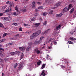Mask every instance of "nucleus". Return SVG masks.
I'll return each mask as SVG.
<instances>
[{"label":"nucleus","instance_id":"obj_1","mask_svg":"<svg viewBox=\"0 0 76 76\" xmlns=\"http://www.w3.org/2000/svg\"><path fill=\"white\" fill-rule=\"evenodd\" d=\"M23 65L22 63V62H20V63L19 66L18 68V70H21V69L23 68Z\"/></svg>","mask_w":76,"mask_h":76},{"label":"nucleus","instance_id":"obj_2","mask_svg":"<svg viewBox=\"0 0 76 76\" xmlns=\"http://www.w3.org/2000/svg\"><path fill=\"white\" fill-rule=\"evenodd\" d=\"M37 36H36V33H34L30 37V39H34L35 38H36Z\"/></svg>","mask_w":76,"mask_h":76},{"label":"nucleus","instance_id":"obj_3","mask_svg":"<svg viewBox=\"0 0 76 76\" xmlns=\"http://www.w3.org/2000/svg\"><path fill=\"white\" fill-rule=\"evenodd\" d=\"M4 13H6V12H12V8L11 7H10L9 8L8 10H4Z\"/></svg>","mask_w":76,"mask_h":76},{"label":"nucleus","instance_id":"obj_4","mask_svg":"<svg viewBox=\"0 0 76 76\" xmlns=\"http://www.w3.org/2000/svg\"><path fill=\"white\" fill-rule=\"evenodd\" d=\"M20 53L19 52H10V54H11V55H15V54H18L19 55Z\"/></svg>","mask_w":76,"mask_h":76},{"label":"nucleus","instance_id":"obj_5","mask_svg":"<svg viewBox=\"0 0 76 76\" xmlns=\"http://www.w3.org/2000/svg\"><path fill=\"white\" fill-rule=\"evenodd\" d=\"M74 34H76V30L75 29H73L70 33V35H73Z\"/></svg>","mask_w":76,"mask_h":76},{"label":"nucleus","instance_id":"obj_6","mask_svg":"<svg viewBox=\"0 0 76 76\" xmlns=\"http://www.w3.org/2000/svg\"><path fill=\"white\" fill-rule=\"evenodd\" d=\"M41 40H39L38 41H37L34 42V44H35V45H37V44H38L40 43H41Z\"/></svg>","mask_w":76,"mask_h":76},{"label":"nucleus","instance_id":"obj_7","mask_svg":"<svg viewBox=\"0 0 76 76\" xmlns=\"http://www.w3.org/2000/svg\"><path fill=\"white\" fill-rule=\"evenodd\" d=\"M40 33H41V30H38L36 33V37H37L38 35H39Z\"/></svg>","mask_w":76,"mask_h":76},{"label":"nucleus","instance_id":"obj_8","mask_svg":"<svg viewBox=\"0 0 76 76\" xmlns=\"http://www.w3.org/2000/svg\"><path fill=\"white\" fill-rule=\"evenodd\" d=\"M61 27V24L59 25L58 26L56 27V31H58L59 29V28H60Z\"/></svg>","mask_w":76,"mask_h":76},{"label":"nucleus","instance_id":"obj_9","mask_svg":"<svg viewBox=\"0 0 76 76\" xmlns=\"http://www.w3.org/2000/svg\"><path fill=\"white\" fill-rule=\"evenodd\" d=\"M39 25H40V23H36L33 25V27H36V26H39Z\"/></svg>","mask_w":76,"mask_h":76},{"label":"nucleus","instance_id":"obj_10","mask_svg":"<svg viewBox=\"0 0 76 76\" xmlns=\"http://www.w3.org/2000/svg\"><path fill=\"white\" fill-rule=\"evenodd\" d=\"M34 53H37V54H39V53H40V52H41V51L40 50H38V49H36L34 50Z\"/></svg>","mask_w":76,"mask_h":76},{"label":"nucleus","instance_id":"obj_11","mask_svg":"<svg viewBox=\"0 0 76 76\" xmlns=\"http://www.w3.org/2000/svg\"><path fill=\"white\" fill-rule=\"evenodd\" d=\"M11 19V17H6L5 20L6 21H9Z\"/></svg>","mask_w":76,"mask_h":76},{"label":"nucleus","instance_id":"obj_12","mask_svg":"<svg viewBox=\"0 0 76 76\" xmlns=\"http://www.w3.org/2000/svg\"><path fill=\"white\" fill-rule=\"evenodd\" d=\"M31 48V45H29L28 47L26 49V51H28L29 50H30V48Z\"/></svg>","mask_w":76,"mask_h":76},{"label":"nucleus","instance_id":"obj_13","mask_svg":"<svg viewBox=\"0 0 76 76\" xmlns=\"http://www.w3.org/2000/svg\"><path fill=\"white\" fill-rule=\"evenodd\" d=\"M48 12L49 14H52V13H53V10H49Z\"/></svg>","mask_w":76,"mask_h":76},{"label":"nucleus","instance_id":"obj_14","mask_svg":"<svg viewBox=\"0 0 76 76\" xmlns=\"http://www.w3.org/2000/svg\"><path fill=\"white\" fill-rule=\"evenodd\" d=\"M69 39L70 40H71V41H73L76 40V38H75L73 37H70L69 38Z\"/></svg>","mask_w":76,"mask_h":76},{"label":"nucleus","instance_id":"obj_15","mask_svg":"<svg viewBox=\"0 0 76 76\" xmlns=\"http://www.w3.org/2000/svg\"><path fill=\"white\" fill-rule=\"evenodd\" d=\"M53 40V39L52 38H50L49 39H48L47 40V43H48L49 42Z\"/></svg>","mask_w":76,"mask_h":76},{"label":"nucleus","instance_id":"obj_16","mask_svg":"<svg viewBox=\"0 0 76 76\" xmlns=\"http://www.w3.org/2000/svg\"><path fill=\"white\" fill-rule=\"evenodd\" d=\"M68 10V8L67 7H66L64 8L63 10V11L64 12H66Z\"/></svg>","mask_w":76,"mask_h":76},{"label":"nucleus","instance_id":"obj_17","mask_svg":"<svg viewBox=\"0 0 76 76\" xmlns=\"http://www.w3.org/2000/svg\"><path fill=\"white\" fill-rule=\"evenodd\" d=\"M44 72H45V70H43L40 76H41L42 75L43 76H45V74L44 73Z\"/></svg>","mask_w":76,"mask_h":76},{"label":"nucleus","instance_id":"obj_18","mask_svg":"<svg viewBox=\"0 0 76 76\" xmlns=\"http://www.w3.org/2000/svg\"><path fill=\"white\" fill-rule=\"evenodd\" d=\"M68 10L70 9H71V8H72L73 7V6H72V4H70L68 5Z\"/></svg>","mask_w":76,"mask_h":76},{"label":"nucleus","instance_id":"obj_19","mask_svg":"<svg viewBox=\"0 0 76 76\" xmlns=\"http://www.w3.org/2000/svg\"><path fill=\"white\" fill-rule=\"evenodd\" d=\"M42 63V61L40 60H39V61L37 62V65H38V66H40L41 65V63Z\"/></svg>","mask_w":76,"mask_h":76},{"label":"nucleus","instance_id":"obj_20","mask_svg":"<svg viewBox=\"0 0 76 76\" xmlns=\"http://www.w3.org/2000/svg\"><path fill=\"white\" fill-rule=\"evenodd\" d=\"M19 49L21 50V51H23V50H25V48L24 47H21L19 48Z\"/></svg>","mask_w":76,"mask_h":76},{"label":"nucleus","instance_id":"obj_21","mask_svg":"<svg viewBox=\"0 0 76 76\" xmlns=\"http://www.w3.org/2000/svg\"><path fill=\"white\" fill-rule=\"evenodd\" d=\"M35 2H33L32 4V8H34L35 7Z\"/></svg>","mask_w":76,"mask_h":76},{"label":"nucleus","instance_id":"obj_22","mask_svg":"<svg viewBox=\"0 0 76 76\" xmlns=\"http://www.w3.org/2000/svg\"><path fill=\"white\" fill-rule=\"evenodd\" d=\"M21 11L22 12H26V9L25 8L22 9L21 10Z\"/></svg>","mask_w":76,"mask_h":76},{"label":"nucleus","instance_id":"obj_23","mask_svg":"<svg viewBox=\"0 0 76 76\" xmlns=\"http://www.w3.org/2000/svg\"><path fill=\"white\" fill-rule=\"evenodd\" d=\"M18 64H19V63H17L15 64L14 65V68H16V67H17V66L18 65Z\"/></svg>","mask_w":76,"mask_h":76},{"label":"nucleus","instance_id":"obj_24","mask_svg":"<svg viewBox=\"0 0 76 76\" xmlns=\"http://www.w3.org/2000/svg\"><path fill=\"white\" fill-rule=\"evenodd\" d=\"M62 15H63V14L61 13L60 14L56 15V17H61Z\"/></svg>","mask_w":76,"mask_h":76},{"label":"nucleus","instance_id":"obj_25","mask_svg":"<svg viewBox=\"0 0 76 76\" xmlns=\"http://www.w3.org/2000/svg\"><path fill=\"white\" fill-rule=\"evenodd\" d=\"M11 13L13 15H15V16H17V15H18V13L16 12H12Z\"/></svg>","mask_w":76,"mask_h":76},{"label":"nucleus","instance_id":"obj_26","mask_svg":"<svg viewBox=\"0 0 76 76\" xmlns=\"http://www.w3.org/2000/svg\"><path fill=\"white\" fill-rule=\"evenodd\" d=\"M45 66H46L45 64H43L41 67L42 69H43L45 68Z\"/></svg>","mask_w":76,"mask_h":76},{"label":"nucleus","instance_id":"obj_27","mask_svg":"<svg viewBox=\"0 0 76 76\" xmlns=\"http://www.w3.org/2000/svg\"><path fill=\"white\" fill-rule=\"evenodd\" d=\"M24 56V54L23 53H22V54L20 56V60H22L23 58V57Z\"/></svg>","mask_w":76,"mask_h":76},{"label":"nucleus","instance_id":"obj_28","mask_svg":"<svg viewBox=\"0 0 76 76\" xmlns=\"http://www.w3.org/2000/svg\"><path fill=\"white\" fill-rule=\"evenodd\" d=\"M5 41H6V39H3L1 40H0V43H1V42H4Z\"/></svg>","mask_w":76,"mask_h":76},{"label":"nucleus","instance_id":"obj_29","mask_svg":"<svg viewBox=\"0 0 76 76\" xmlns=\"http://www.w3.org/2000/svg\"><path fill=\"white\" fill-rule=\"evenodd\" d=\"M58 4H56L55 5V7H53V9H56V7H58Z\"/></svg>","mask_w":76,"mask_h":76},{"label":"nucleus","instance_id":"obj_30","mask_svg":"<svg viewBox=\"0 0 76 76\" xmlns=\"http://www.w3.org/2000/svg\"><path fill=\"white\" fill-rule=\"evenodd\" d=\"M74 10H75L74 9V8H72L71 10V11H70V13L71 14L72 13H73V12H74Z\"/></svg>","mask_w":76,"mask_h":76},{"label":"nucleus","instance_id":"obj_31","mask_svg":"<svg viewBox=\"0 0 76 76\" xmlns=\"http://www.w3.org/2000/svg\"><path fill=\"white\" fill-rule=\"evenodd\" d=\"M50 30V29H48L47 30L45 31L43 33V34H45L47 33L48 31H49V30Z\"/></svg>","mask_w":76,"mask_h":76},{"label":"nucleus","instance_id":"obj_32","mask_svg":"<svg viewBox=\"0 0 76 76\" xmlns=\"http://www.w3.org/2000/svg\"><path fill=\"white\" fill-rule=\"evenodd\" d=\"M7 35H8V34H7V33H5L3 34V37H6V36Z\"/></svg>","mask_w":76,"mask_h":76},{"label":"nucleus","instance_id":"obj_33","mask_svg":"<svg viewBox=\"0 0 76 76\" xmlns=\"http://www.w3.org/2000/svg\"><path fill=\"white\" fill-rule=\"evenodd\" d=\"M24 26H30V25H28V24H26L25 23H24Z\"/></svg>","mask_w":76,"mask_h":76},{"label":"nucleus","instance_id":"obj_34","mask_svg":"<svg viewBox=\"0 0 76 76\" xmlns=\"http://www.w3.org/2000/svg\"><path fill=\"white\" fill-rule=\"evenodd\" d=\"M12 25H15V26H16L17 25H19V23H13L12 24Z\"/></svg>","mask_w":76,"mask_h":76},{"label":"nucleus","instance_id":"obj_35","mask_svg":"<svg viewBox=\"0 0 76 76\" xmlns=\"http://www.w3.org/2000/svg\"><path fill=\"white\" fill-rule=\"evenodd\" d=\"M36 19V18H35L34 17L31 19V20L32 21H34V20H35Z\"/></svg>","mask_w":76,"mask_h":76},{"label":"nucleus","instance_id":"obj_36","mask_svg":"<svg viewBox=\"0 0 76 76\" xmlns=\"http://www.w3.org/2000/svg\"><path fill=\"white\" fill-rule=\"evenodd\" d=\"M26 32L27 33V34H31V33L32 32V31H26Z\"/></svg>","mask_w":76,"mask_h":76},{"label":"nucleus","instance_id":"obj_37","mask_svg":"<svg viewBox=\"0 0 76 76\" xmlns=\"http://www.w3.org/2000/svg\"><path fill=\"white\" fill-rule=\"evenodd\" d=\"M68 43L69 44H73V42H71V41H68Z\"/></svg>","mask_w":76,"mask_h":76},{"label":"nucleus","instance_id":"obj_38","mask_svg":"<svg viewBox=\"0 0 76 76\" xmlns=\"http://www.w3.org/2000/svg\"><path fill=\"white\" fill-rule=\"evenodd\" d=\"M7 7V5H5V6H4L2 7V9H6V7Z\"/></svg>","mask_w":76,"mask_h":76},{"label":"nucleus","instance_id":"obj_39","mask_svg":"<svg viewBox=\"0 0 76 76\" xmlns=\"http://www.w3.org/2000/svg\"><path fill=\"white\" fill-rule=\"evenodd\" d=\"M0 27H1L2 28H4V26H3V24L0 23Z\"/></svg>","mask_w":76,"mask_h":76},{"label":"nucleus","instance_id":"obj_40","mask_svg":"<svg viewBox=\"0 0 76 76\" xmlns=\"http://www.w3.org/2000/svg\"><path fill=\"white\" fill-rule=\"evenodd\" d=\"M53 42L54 44H55V45H56V44H57V41H56V40L53 41Z\"/></svg>","mask_w":76,"mask_h":76},{"label":"nucleus","instance_id":"obj_41","mask_svg":"<svg viewBox=\"0 0 76 76\" xmlns=\"http://www.w3.org/2000/svg\"><path fill=\"white\" fill-rule=\"evenodd\" d=\"M6 3L7 4H10V3H11V2H10L9 1H8Z\"/></svg>","mask_w":76,"mask_h":76},{"label":"nucleus","instance_id":"obj_42","mask_svg":"<svg viewBox=\"0 0 76 76\" xmlns=\"http://www.w3.org/2000/svg\"><path fill=\"white\" fill-rule=\"evenodd\" d=\"M1 19L2 20H6V17H2L1 18Z\"/></svg>","mask_w":76,"mask_h":76},{"label":"nucleus","instance_id":"obj_43","mask_svg":"<svg viewBox=\"0 0 76 76\" xmlns=\"http://www.w3.org/2000/svg\"><path fill=\"white\" fill-rule=\"evenodd\" d=\"M38 9H42V7H38Z\"/></svg>","mask_w":76,"mask_h":76},{"label":"nucleus","instance_id":"obj_44","mask_svg":"<svg viewBox=\"0 0 76 76\" xmlns=\"http://www.w3.org/2000/svg\"><path fill=\"white\" fill-rule=\"evenodd\" d=\"M15 10H17V11H18V7L17 6H16L15 8Z\"/></svg>","mask_w":76,"mask_h":76},{"label":"nucleus","instance_id":"obj_45","mask_svg":"<svg viewBox=\"0 0 76 76\" xmlns=\"http://www.w3.org/2000/svg\"><path fill=\"white\" fill-rule=\"evenodd\" d=\"M47 22L46 21H45V22L44 23H43V25H47Z\"/></svg>","mask_w":76,"mask_h":76},{"label":"nucleus","instance_id":"obj_46","mask_svg":"<svg viewBox=\"0 0 76 76\" xmlns=\"http://www.w3.org/2000/svg\"><path fill=\"white\" fill-rule=\"evenodd\" d=\"M61 68H63V69H64V68H65V66H64L63 65H61Z\"/></svg>","mask_w":76,"mask_h":76},{"label":"nucleus","instance_id":"obj_47","mask_svg":"<svg viewBox=\"0 0 76 76\" xmlns=\"http://www.w3.org/2000/svg\"><path fill=\"white\" fill-rule=\"evenodd\" d=\"M69 64V62H68V61H66L65 63V64H67V65H68V64Z\"/></svg>","mask_w":76,"mask_h":76},{"label":"nucleus","instance_id":"obj_48","mask_svg":"<svg viewBox=\"0 0 76 76\" xmlns=\"http://www.w3.org/2000/svg\"><path fill=\"white\" fill-rule=\"evenodd\" d=\"M44 38V36L41 37L40 38V40H42Z\"/></svg>","mask_w":76,"mask_h":76},{"label":"nucleus","instance_id":"obj_49","mask_svg":"<svg viewBox=\"0 0 76 76\" xmlns=\"http://www.w3.org/2000/svg\"><path fill=\"white\" fill-rule=\"evenodd\" d=\"M48 49H51L52 48V47L51 46H48Z\"/></svg>","mask_w":76,"mask_h":76},{"label":"nucleus","instance_id":"obj_50","mask_svg":"<svg viewBox=\"0 0 76 76\" xmlns=\"http://www.w3.org/2000/svg\"><path fill=\"white\" fill-rule=\"evenodd\" d=\"M38 15V14H37V13H35L34 14V16H37Z\"/></svg>","mask_w":76,"mask_h":76},{"label":"nucleus","instance_id":"obj_51","mask_svg":"<svg viewBox=\"0 0 76 76\" xmlns=\"http://www.w3.org/2000/svg\"><path fill=\"white\" fill-rule=\"evenodd\" d=\"M58 4V6H60V4H61V2H58V3H57Z\"/></svg>","mask_w":76,"mask_h":76},{"label":"nucleus","instance_id":"obj_52","mask_svg":"<svg viewBox=\"0 0 76 76\" xmlns=\"http://www.w3.org/2000/svg\"><path fill=\"white\" fill-rule=\"evenodd\" d=\"M0 50H1V51H4V49L1 48H0Z\"/></svg>","mask_w":76,"mask_h":76},{"label":"nucleus","instance_id":"obj_53","mask_svg":"<svg viewBox=\"0 0 76 76\" xmlns=\"http://www.w3.org/2000/svg\"><path fill=\"white\" fill-rule=\"evenodd\" d=\"M19 31H22V28L20 27L19 28Z\"/></svg>","mask_w":76,"mask_h":76},{"label":"nucleus","instance_id":"obj_54","mask_svg":"<svg viewBox=\"0 0 76 76\" xmlns=\"http://www.w3.org/2000/svg\"><path fill=\"white\" fill-rule=\"evenodd\" d=\"M46 15L47 14H46L45 12L43 13V15H44V16H46Z\"/></svg>","mask_w":76,"mask_h":76},{"label":"nucleus","instance_id":"obj_55","mask_svg":"<svg viewBox=\"0 0 76 76\" xmlns=\"http://www.w3.org/2000/svg\"><path fill=\"white\" fill-rule=\"evenodd\" d=\"M3 13H0V16H3Z\"/></svg>","mask_w":76,"mask_h":76},{"label":"nucleus","instance_id":"obj_56","mask_svg":"<svg viewBox=\"0 0 76 76\" xmlns=\"http://www.w3.org/2000/svg\"><path fill=\"white\" fill-rule=\"evenodd\" d=\"M9 29V28H8V27H6V28H4V29H5V30H6L7 29Z\"/></svg>","mask_w":76,"mask_h":76},{"label":"nucleus","instance_id":"obj_57","mask_svg":"<svg viewBox=\"0 0 76 76\" xmlns=\"http://www.w3.org/2000/svg\"><path fill=\"white\" fill-rule=\"evenodd\" d=\"M15 36L17 37H19V34H16Z\"/></svg>","mask_w":76,"mask_h":76},{"label":"nucleus","instance_id":"obj_58","mask_svg":"<svg viewBox=\"0 0 76 76\" xmlns=\"http://www.w3.org/2000/svg\"><path fill=\"white\" fill-rule=\"evenodd\" d=\"M2 61H3V60L0 58V62H1Z\"/></svg>","mask_w":76,"mask_h":76},{"label":"nucleus","instance_id":"obj_59","mask_svg":"<svg viewBox=\"0 0 76 76\" xmlns=\"http://www.w3.org/2000/svg\"><path fill=\"white\" fill-rule=\"evenodd\" d=\"M40 20L41 21V20H42V18H40Z\"/></svg>","mask_w":76,"mask_h":76},{"label":"nucleus","instance_id":"obj_60","mask_svg":"<svg viewBox=\"0 0 76 76\" xmlns=\"http://www.w3.org/2000/svg\"><path fill=\"white\" fill-rule=\"evenodd\" d=\"M47 58H48V57H49V55H47Z\"/></svg>","mask_w":76,"mask_h":76},{"label":"nucleus","instance_id":"obj_61","mask_svg":"<svg viewBox=\"0 0 76 76\" xmlns=\"http://www.w3.org/2000/svg\"><path fill=\"white\" fill-rule=\"evenodd\" d=\"M37 11H38V10H35V12H37Z\"/></svg>","mask_w":76,"mask_h":76},{"label":"nucleus","instance_id":"obj_62","mask_svg":"<svg viewBox=\"0 0 76 76\" xmlns=\"http://www.w3.org/2000/svg\"><path fill=\"white\" fill-rule=\"evenodd\" d=\"M45 46H43V47H42V48L43 49H44V48H45Z\"/></svg>","mask_w":76,"mask_h":76},{"label":"nucleus","instance_id":"obj_63","mask_svg":"<svg viewBox=\"0 0 76 76\" xmlns=\"http://www.w3.org/2000/svg\"><path fill=\"white\" fill-rule=\"evenodd\" d=\"M4 76V73H2V75L1 76Z\"/></svg>","mask_w":76,"mask_h":76},{"label":"nucleus","instance_id":"obj_64","mask_svg":"<svg viewBox=\"0 0 76 76\" xmlns=\"http://www.w3.org/2000/svg\"><path fill=\"white\" fill-rule=\"evenodd\" d=\"M40 3H41L40 2H38L37 3V4H40Z\"/></svg>","mask_w":76,"mask_h":76}]
</instances>
